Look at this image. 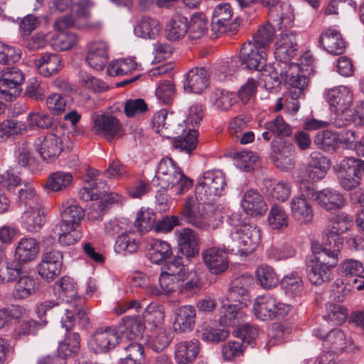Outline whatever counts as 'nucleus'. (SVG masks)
Returning <instances> with one entry per match:
<instances>
[{
  "instance_id": "1",
  "label": "nucleus",
  "mask_w": 364,
  "mask_h": 364,
  "mask_svg": "<svg viewBox=\"0 0 364 364\" xmlns=\"http://www.w3.org/2000/svg\"><path fill=\"white\" fill-rule=\"evenodd\" d=\"M55 285L61 301L46 300L38 306V311L50 318L60 319L61 326L68 331L75 326L76 317L80 320L86 318V311L82 304L76 300L79 296L77 284L73 278L64 276Z\"/></svg>"
},
{
  "instance_id": "2",
  "label": "nucleus",
  "mask_w": 364,
  "mask_h": 364,
  "mask_svg": "<svg viewBox=\"0 0 364 364\" xmlns=\"http://www.w3.org/2000/svg\"><path fill=\"white\" fill-rule=\"evenodd\" d=\"M180 215L186 223L205 231L215 230L223 222L221 210L202 201L196 193L185 199Z\"/></svg>"
},
{
  "instance_id": "3",
  "label": "nucleus",
  "mask_w": 364,
  "mask_h": 364,
  "mask_svg": "<svg viewBox=\"0 0 364 364\" xmlns=\"http://www.w3.org/2000/svg\"><path fill=\"white\" fill-rule=\"evenodd\" d=\"M251 42L245 43L238 56L226 60L221 67L226 68H267L273 67L267 63L265 50H259Z\"/></svg>"
},
{
  "instance_id": "4",
  "label": "nucleus",
  "mask_w": 364,
  "mask_h": 364,
  "mask_svg": "<svg viewBox=\"0 0 364 364\" xmlns=\"http://www.w3.org/2000/svg\"><path fill=\"white\" fill-rule=\"evenodd\" d=\"M260 241V230L255 225L244 223L230 235V245L232 251L240 255L252 252Z\"/></svg>"
},
{
  "instance_id": "5",
  "label": "nucleus",
  "mask_w": 364,
  "mask_h": 364,
  "mask_svg": "<svg viewBox=\"0 0 364 364\" xmlns=\"http://www.w3.org/2000/svg\"><path fill=\"white\" fill-rule=\"evenodd\" d=\"M225 186V176L220 171H208L196 185L195 193L202 201L208 202L220 196Z\"/></svg>"
},
{
  "instance_id": "6",
  "label": "nucleus",
  "mask_w": 364,
  "mask_h": 364,
  "mask_svg": "<svg viewBox=\"0 0 364 364\" xmlns=\"http://www.w3.org/2000/svg\"><path fill=\"white\" fill-rule=\"evenodd\" d=\"M92 132L109 142L119 139L124 135V129L121 122L111 114H94L92 117Z\"/></svg>"
},
{
  "instance_id": "7",
  "label": "nucleus",
  "mask_w": 364,
  "mask_h": 364,
  "mask_svg": "<svg viewBox=\"0 0 364 364\" xmlns=\"http://www.w3.org/2000/svg\"><path fill=\"white\" fill-rule=\"evenodd\" d=\"M314 334L326 342V345L335 353H355L358 348L350 337L339 328H334L326 332V330L318 328L314 330Z\"/></svg>"
},
{
  "instance_id": "8",
  "label": "nucleus",
  "mask_w": 364,
  "mask_h": 364,
  "mask_svg": "<svg viewBox=\"0 0 364 364\" xmlns=\"http://www.w3.org/2000/svg\"><path fill=\"white\" fill-rule=\"evenodd\" d=\"M25 75L20 70H2L0 73V97L12 101L21 93Z\"/></svg>"
},
{
  "instance_id": "9",
  "label": "nucleus",
  "mask_w": 364,
  "mask_h": 364,
  "mask_svg": "<svg viewBox=\"0 0 364 364\" xmlns=\"http://www.w3.org/2000/svg\"><path fill=\"white\" fill-rule=\"evenodd\" d=\"M63 264V252L52 250L43 253L38 265V274L47 282L53 281L59 276Z\"/></svg>"
},
{
  "instance_id": "10",
  "label": "nucleus",
  "mask_w": 364,
  "mask_h": 364,
  "mask_svg": "<svg viewBox=\"0 0 364 364\" xmlns=\"http://www.w3.org/2000/svg\"><path fill=\"white\" fill-rule=\"evenodd\" d=\"M309 184V188L306 189L304 196L317 202L318 205L326 210H338L344 206L346 200L339 191L326 188L320 191H315Z\"/></svg>"
},
{
  "instance_id": "11",
  "label": "nucleus",
  "mask_w": 364,
  "mask_h": 364,
  "mask_svg": "<svg viewBox=\"0 0 364 364\" xmlns=\"http://www.w3.org/2000/svg\"><path fill=\"white\" fill-rule=\"evenodd\" d=\"M297 50L296 33L292 31H282L275 43V59L285 65L294 56Z\"/></svg>"
},
{
  "instance_id": "12",
  "label": "nucleus",
  "mask_w": 364,
  "mask_h": 364,
  "mask_svg": "<svg viewBox=\"0 0 364 364\" xmlns=\"http://www.w3.org/2000/svg\"><path fill=\"white\" fill-rule=\"evenodd\" d=\"M253 310L255 316L262 320L272 319L277 316H284L287 310L284 304L277 303L272 296H263L258 297L254 304Z\"/></svg>"
},
{
  "instance_id": "13",
  "label": "nucleus",
  "mask_w": 364,
  "mask_h": 364,
  "mask_svg": "<svg viewBox=\"0 0 364 364\" xmlns=\"http://www.w3.org/2000/svg\"><path fill=\"white\" fill-rule=\"evenodd\" d=\"M294 14L291 5L287 1H280L268 10V21L277 29L289 31L294 23Z\"/></svg>"
},
{
  "instance_id": "14",
  "label": "nucleus",
  "mask_w": 364,
  "mask_h": 364,
  "mask_svg": "<svg viewBox=\"0 0 364 364\" xmlns=\"http://www.w3.org/2000/svg\"><path fill=\"white\" fill-rule=\"evenodd\" d=\"M252 278L249 276H240L234 279L230 284L226 299L231 303L247 306L250 301L249 289L252 283Z\"/></svg>"
},
{
  "instance_id": "15",
  "label": "nucleus",
  "mask_w": 364,
  "mask_h": 364,
  "mask_svg": "<svg viewBox=\"0 0 364 364\" xmlns=\"http://www.w3.org/2000/svg\"><path fill=\"white\" fill-rule=\"evenodd\" d=\"M63 139L55 134L48 133L43 137L38 138L36 143V149L41 157L47 162H52L57 159L63 151Z\"/></svg>"
},
{
  "instance_id": "16",
  "label": "nucleus",
  "mask_w": 364,
  "mask_h": 364,
  "mask_svg": "<svg viewBox=\"0 0 364 364\" xmlns=\"http://www.w3.org/2000/svg\"><path fill=\"white\" fill-rule=\"evenodd\" d=\"M326 99L331 109L337 114H343L351 106L353 92L346 86H339L326 91Z\"/></svg>"
},
{
  "instance_id": "17",
  "label": "nucleus",
  "mask_w": 364,
  "mask_h": 364,
  "mask_svg": "<svg viewBox=\"0 0 364 364\" xmlns=\"http://www.w3.org/2000/svg\"><path fill=\"white\" fill-rule=\"evenodd\" d=\"M334 168L337 173L338 183L344 190L352 191L360 185L362 176L358 175L348 157L344 158Z\"/></svg>"
},
{
  "instance_id": "18",
  "label": "nucleus",
  "mask_w": 364,
  "mask_h": 364,
  "mask_svg": "<svg viewBox=\"0 0 364 364\" xmlns=\"http://www.w3.org/2000/svg\"><path fill=\"white\" fill-rule=\"evenodd\" d=\"M205 265L212 274H219L228 267V252L220 247H212L202 252Z\"/></svg>"
},
{
  "instance_id": "19",
  "label": "nucleus",
  "mask_w": 364,
  "mask_h": 364,
  "mask_svg": "<svg viewBox=\"0 0 364 364\" xmlns=\"http://www.w3.org/2000/svg\"><path fill=\"white\" fill-rule=\"evenodd\" d=\"M343 245V241L334 239L333 236L325 235L323 237V248H321V251H318L316 247H314V258L321 261V257H323V263L334 267L338 264Z\"/></svg>"
},
{
  "instance_id": "20",
  "label": "nucleus",
  "mask_w": 364,
  "mask_h": 364,
  "mask_svg": "<svg viewBox=\"0 0 364 364\" xmlns=\"http://www.w3.org/2000/svg\"><path fill=\"white\" fill-rule=\"evenodd\" d=\"M308 188H309V184L302 182L300 187L301 194L299 197L294 198L291 201L292 216L301 223H309L314 217L313 209L306 200L309 198L304 195Z\"/></svg>"
},
{
  "instance_id": "21",
  "label": "nucleus",
  "mask_w": 364,
  "mask_h": 364,
  "mask_svg": "<svg viewBox=\"0 0 364 364\" xmlns=\"http://www.w3.org/2000/svg\"><path fill=\"white\" fill-rule=\"evenodd\" d=\"M119 341V336L114 327L98 328L93 335L92 345L96 353H105L114 348Z\"/></svg>"
},
{
  "instance_id": "22",
  "label": "nucleus",
  "mask_w": 364,
  "mask_h": 364,
  "mask_svg": "<svg viewBox=\"0 0 364 364\" xmlns=\"http://www.w3.org/2000/svg\"><path fill=\"white\" fill-rule=\"evenodd\" d=\"M109 61V45L104 41L91 42L87 46L86 62L91 68H104Z\"/></svg>"
},
{
  "instance_id": "23",
  "label": "nucleus",
  "mask_w": 364,
  "mask_h": 364,
  "mask_svg": "<svg viewBox=\"0 0 364 364\" xmlns=\"http://www.w3.org/2000/svg\"><path fill=\"white\" fill-rule=\"evenodd\" d=\"M233 11L228 3L218 4L213 10L211 21V31L213 38L227 32Z\"/></svg>"
},
{
  "instance_id": "24",
  "label": "nucleus",
  "mask_w": 364,
  "mask_h": 364,
  "mask_svg": "<svg viewBox=\"0 0 364 364\" xmlns=\"http://www.w3.org/2000/svg\"><path fill=\"white\" fill-rule=\"evenodd\" d=\"M330 167V160L321 153L314 151L309 156L306 174L311 181H318L326 176Z\"/></svg>"
},
{
  "instance_id": "25",
  "label": "nucleus",
  "mask_w": 364,
  "mask_h": 364,
  "mask_svg": "<svg viewBox=\"0 0 364 364\" xmlns=\"http://www.w3.org/2000/svg\"><path fill=\"white\" fill-rule=\"evenodd\" d=\"M241 206L247 215H262L267 210L263 196L256 190L246 191L241 200Z\"/></svg>"
},
{
  "instance_id": "26",
  "label": "nucleus",
  "mask_w": 364,
  "mask_h": 364,
  "mask_svg": "<svg viewBox=\"0 0 364 364\" xmlns=\"http://www.w3.org/2000/svg\"><path fill=\"white\" fill-rule=\"evenodd\" d=\"M321 261H319L314 258L306 263L308 278L315 285H319L329 281L332 276V269L333 267L323 263V257H321Z\"/></svg>"
},
{
  "instance_id": "27",
  "label": "nucleus",
  "mask_w": 364,
  "mask_h": 364,
  "mask_svg": "<svg viewBox=\"0 0 364 364\" xmlns=\"http://www.w3.org/2000/svg\"><path fill=\"white\" fill-rule=\"evenodd\" d=\"M179 250L187 257H194L199 252V237L193 230L185 228L177 233Z\"/></svg>"
},
{
  "instance_id": "28",
  "label": "nucleus",
  "mask_w": 364,
  "mask_h": 364,
  "mask_svg": "<svg viewBox=\"0 0 364 364\" xmlns=\"http://www.w3.org/2000/svg\"><path fill=\"white\" fill-rule=\"evenodd\" d=\"M173 321V330L176 333L191 331L196 324V311L193 306L186 305L177 309Z\"/></svg>"
},
{
  "instance_id": "29",
  "label": "nucleus",
  "mask_w": 364,
  "mask_h": 364,
  "mask_svg": "<svg viewBox=\"0 0 364 364\" xmlns=\"http://www.w3.org/2000/svg\"><path fill=\"white\" fill-rule=\"evenodd\" d=\"M210 74L208 70H189L186 74L183 87L186 91L200 94L209 85Z\"/></svg>"
},
{
  "instance_id": "30",
  "label": "nucleus",
  "mask_w": 364,
  "mask_h": 364,
  "mask_svg": "<svg viewBox=\"0 0 364 364\" xmlns=\"http://www.w3.org/2000/svg\"><path fill=\"white\" fill-rule=\"evenodd\" d=\"M146 251L148 258L154 264H161L172 255V249L167 242L154 238L147 240Z\"/></svg>"
},
{
  "instance_id": "31",
  "label": "nucleus",
  "mask_w": 364,
  "mask_h": 364,
  "mask_svg": "<svg viewBox=\"0 0 364 364\" xmlns=\"http://www.w3.org/2000/svg\"><path fill=\"white\" fill-rule=\"evenodd\" d=\"M320 45L329 53L338 55L344 52L346 41L341 33L334 28L324 31L319 38Z\"/></svg>"
},
{
  "instance_id": "32",
  "label": "nucleus",
  "mask_w": 364,
  "mask_h": 364,
  "mask_svg": "<svg viewBox=\"0 0 364 364\" xmlns=\"http://www.w3.org/2000/svg\"><path fill=\"white\" fill-rule=\"evenodd\" d=\"M39 252V246L33 237H24L18 242L14 253V259L22 264L34 260Z\"/></svg>"
},
{
  "instance_id": "33",
  "label": "nucleus",
  "mask_w": 364,
  "mask_h": 364,
  "mask_svg": "<svg viewBox=\"0 0 364 364\" xmlns=\"http://www.w3.org/2000/svg\"><path fill=\"white\" fill-rule=\"evenodd\" d=\"M161 31L160 22L149 16L139 18L134 28L135 36L144 39H154L159 35Z\"/></svg>"
},
{
  "instance_id": "34",
  "label": "nucleus",
  "mask_w": 364,
  "mask_h": 364,
  "mask_svg": "<svg viewBox=\"0 0 364 364\" xmlns=\"http://www.w3.org/2000/svg\"><path fill=\"white\" fill-rule=\"evenodd\" d=\"M156 185L163 189L179 186L177 193L181 195L193 186V181L186 176L182 170L178 168L176 170V173H168L157 181Z\"/></svg>"
},
{
  "instance_id": "35",
  "label": "nucleus",
  "mask_w": 364,
  "mask_h": 364,
  "mask_svg": "<svg viewBox=\"0 0 364 364\" xmlns=\"http://www.w3.org/2000/svg\"><path fill=\"white\" fill-rule=\"evenodd\" d=\"M200 351V342L196 340L183 341L178 343L175 348V359L178 364L192 363Z\"/></svg>"
},
{
  "instance_id": "36",
  "label": "nucleus",
  "mask_w": 364,
  "mask_h": 364,
  "mask_svg": "<svg viewBox=\"0 0 364 364\" xmlns=\"http://www.w3.org/2000/svg\"><path fill=\"white\" fill-rule=\"evenodd\" d=\"M45 220V210L41 205L28 208L21 215L22 226L30 232L39 231L43 226Z\"/></svg>"
},
{
  "instance_id": "37",
  "label": "nucleus",
  "mask_w": 364,
  "mask_h": 364,
  "mask_svg": "<svg viewBox=\"0 0 364 364\" xmlns=\"http://www.w3.org/2000/svg\"><path fill=\"white\" fill-rule=\"evenodd\" d=\"M62 220L59 223L79 227L85 215L83 208L74 200H67L62 203Z\"/></svg>"
},
{
  "instance_id": "38",
  "label": "nucleus",
  "mask_w": 364,
  "mask_h": 364,
  "mask_svg": "<svg viewBox=\"0 0 364 364\" xmlns=\"http://www.w3.org/2000/svg\"><path fill=\"white\" fill-rule=\"evenodd\" d=\"M77 226L58 223L52 230V236L58 237V242L61 245L70 246L75 244L81 238V232Z\"/></svg>"
},
{
  "instance_id": "39",
  "label": "nucleus",
  "mask_w": 364,
  "mask_h": 364,
  "mask_svg": "<svg viewBox=\"0 0 364 364\" xmlns=\"http://www.w3.org/2000/svg\"><path fill=\"white\" fill-rule=\"evenodd\" d=\"M203 287V283L195 270H188L183 272L178 277L179 293L186 296L193 295L198 292Z\"/></svg>"
},
{
  "instance_id": "40",
  "label": "nucleus",
  "mask_w": 364,
  "mask_h": 364,
  "mask_svg": "<svg viewBox=\"0 0 364 364\" xmlns=\"http://www.w3.org/2000/svg\"><path fill=\"white\" fill-rule=\"evenodd\" d=\"M239 304L232 303L223 304L219 309L218 323L222 326H237L240 325L242 313L240 309L242 306H238Z\"/></svg>"
},
{
  "instance_id": "41",
  "label": "nucleus",
  "mask_w": 364,
  "mask_h": 364,
  "mask_svg": "<svg viewBox=\"0 0 364 364\" xmlns=\"http://www.w3.org/2000/svg\"><path fill=\"white\" fill-rule=\"evenodd\" d=\"M188 18L182 15L176 14L166 26V35L170 41H178L188 33Z\"/></svg>"
},
{
  "instance_id": "42",
  "label": "nucleus",
  "mask_w": 364,
  "mask_h": 364,
  "mask_svg": "<svg viewBox=\"0 0 364 364\" xmlns=\"http://www.w3.org/2000/svg\"><path fill=\"white\" fill-rule=\"evenodd\" d=\"M38 289L35 279L25 273L16 281L12 295L15 299L22 300L34 294Z\"/></svg>"
},
{
  "instance_id": "43",
  "label": "nucleus",
  "mask_w": 364,
  "mask_h": 364,
  "mask_svg": "<svg viewBox=\"0 0 364 364\" xmlns=\"http://www.w3.org/2000/svg\"><path fill=\"white\" fill-rule=\"evenodd\" d=\"M122 322V339L134 341L141 337L145 326L139 316L124 317Z\"/></svg>"
},
{
  "instance_id": "44",
  "label": "nucleus",
  "mask_w": 364,
  "mask_h": 364,
  "mask_svg": "<svg viewBox=\"0 0 364 364\" xmlns=\"http://www.w3.org/2000/svg\"><path fill=\"white\" fill-rule=\"evenodd\" d=\"M353 218L352 216L341 213L333 217L331 223V228L326 235H332L334 239L343 241L341 235L348 231L353 225Z\"/></svg>"
},
{
  "instance_id": "45",
  "label": "nucleus",
  "mask_w": 364,
  "mask_h": 364,
  "mask_svg": "<svg viewBox=\"0 0 364 364\" xmlns=\"http://www.w3.org/2000/svg\"><path fill=\"white\" fill-rule=\"evenodd\" d=\"M73 176L70 173L65 171H56L48 178L44 187L48 191H63L68 188L73 181Z\"/></svg>"
},
{
  "instance_id": "46",
  "label": "nucleus",
  "mask_w": 364,
  "mask_h": 364,
  "mask_svg": "<svg viewBox=\"0 0 364 364\" xmlns=\"http://www.w3.org/2000/svg\"><path fill=\"white\" fill-rule=\"evenodd\" d=\"M210 102L213 107L220 111H228L236 102L232 92L225 90L215 89L210 95Z\"/></svg>"
},
{
  "instance_id": "47",
  "label": "nucleus",
  "mask_w": 364,
  "mask_h": 364,
  "mask_svg": "<svg viewBox=\"0 0 364 364\" xmlns=\"http://www.w3.org/2000/svg\"><path fill=\"white\" fill-rule=\"evenodd\" d=\"M276 27L270 22L261 26L253 36L252 43L256 48L266 50L269 47L274 36Z\"/></svg>"
},
{
  "instance_id": "48",
  "label": "nucleus",
  "mask_w": 364,
  "mask_h": 364,
  "mask_svg": "<svg viewBox=\"0 0 364 364\" xmlns=\"http://www.w3.org/2000/svg\"><path fill=\"white\" fill-rule=\"evenodd\" d=\"M23 266V264L15 259L7 262L5 267L0 269V282L6 284L16 282L26 273Z\"/></svg>"
},
{
  "instance_id": "49",
  "label": "nucleus",
  "mask_w": 364,
  "mask_h": 364,
  "mask_svg": "<svg viewBox=\"0 0 364 364\" xmlns=\"http://www.w3.org/2000/svg\"><path fill=\"white\" fill-rule=\"evenodd\" d=\"M173 145L176 149L190 154L196 148L198 142V132L196 129H189L185 134L175 136L173 134Z\"/></svg>"
},
{
  "instance_id": "50",
  "label": "nucleus",
  "mask_w": 364,
  "mask_h": 364,
  "mask_svg": "<svg viewBox=\"0 0 364 364\" xmlns=\"http://www.w3.org/2000/svg\"><path fill=\"white\" fill-rule=\"evenodd\" d=\"M171 340V333L168 329L159 328L152 332L149 340V345L154 350L159 352L167 348Z\"/></svg>"
},
{
  "instance_id": "51",
  "label": "nucleus",
  "mask_w": 364,
  "mask_h": 364,
  "mask_svg": "<svg viewBox=\"0 0 364 364\" xmlns=\"http://www.w3.org/2000/svg\"><path fill=\"white\" fill-rule=\"evenodd\" d=\"M78 38L74 33L60 32L50 38L51 46L56 50H67L72 48L77 42Z\"/></svg>"
},
{
  "instance_id": "52",
  "label": "nucleus",
  "mask_w": 364,
  "mask_h": 364,
  "mask_svg": "<svg viewBox=\"0 0 364 364\" xmlns=\"http://www.w3.org/2000/svg\"><path fill=\"white\" fill-rule=\"evenodd\" d=\"M80 348V337L77 333H72L66 336L65 340L60 343L58 353L65 359L68 357L75 356Z\"/></svg>"
},
{
  "instance_id": "53",
  "label": "nucleus",
  "mask_w": 364,
  "mask_h": 364,
  "mask_svg": "<svg viewBox=\"0 0 364 364\" xmlns=\"http://www.w3.org/2000/svg\"><path fill=\"white\" fill-rule=\"evenodd\" d=\"M156 221V215L152 210L141 208L137 213L134 227L140 232H147L152 229L154 230Z\"/></svg>"
},
{
  "instance_id": "54",
  "label": "nucleus",
  "mask_w": 364,
  "mask_h": 364,
  "mask_svg": "<svg viewBox=\"0 0 364 364\" xmlns=\"http://www.w3.org/2000/svg\"><path fill=\"white\" fill-rule=\"evenodd\" d=\"M208 28V21L203 14L192 16L188 26L189 37L198 39L205 36Z\"/></svg>"
},
{
  "instance_id": "55",
  "label": "nucleus",
  "mask_w": 364,
  "mask_h": 364,
  "mask_svg": "<svg viewBox=\"0 0 364 364\" xmlns=\"http://www.w3.org/2000/svg\"><path fill=\"white\" fill-rule=\"evenodd\" d=\"M256 277L260 285L264 289H271L277 285L279 278L273 268L262 264L256 271Z\"/></svg>"
},
{
  "instance_id": "56",
  "label": "nucleus",
  "mask_w": 364,
  "mask_h": 364,
  "mask_svg": "<svg viewBox=\"0 0 364 364\" xmlns=\"http://www.w3.org/2000/svg\"><path fill=\"white\" fill-rule=\"evenodd\" d=\"M18 203L20 206L28 207V208L41 205L39 198L32 185L27 183L23 188L18 191Z\"/></svg>"
},
{
  "instance_id": "57",
  "label": "nucleus",
  "mask_w": 364,
  "mask_h": 364,
  "mask_svg": "<svg viewBox=\"0 0 364 364\" xmlns=\"http://www.w3.org/2000/svg\"><path fill=\"white\" fill-rule=\"evenodd\" d=\"M268 222L272 229H284L288 226L289 217L282 207L274 205L269 213Z\"/></svg>"
},
{
  "instance_id": "58",
  "label": "nucleus",
  "mask_w": 364,
  "mask_h": 364,
  "mask_svg": "<svg viewBox=\"0 0 364 364\" xmlns=\"http://www.w3.org/2000/svg\"><path fill=\"white\" fill-rule=\"evenodd\" d=\"M338 141L337 135L330 131L318 132L314 137V144L325 151H334Z\"/></svg>"
},
{
  "instance_id": "59",
  "label": "nucleus",
  "mask_w": 364,
  "mask_h": 364,
  "mask_svg": "<svg viewBox=\"0 0 364 364\" xmlns=\"http://www.w3.org/2000/svg\"><path fill=\"white\" fill-rule=\"evenodd\" d=\"M339 274L347 278L356 277L360 276L364 272V267L360 261L347 259L339 265Z\"/></svg>"
},
{
  "instance_id": "60",
  "label": "nucleus",
  "mask_w": 364,
  "mask_h": 364,
  "mask_svg": "<svg viewBox=\"0 0 364 364\" xmlns=\"http://www.w3.org/2000/svg\"><path fill=\"white\" fill-rule=\"evenodd\" d=\"M168 112L165 109H160L152 118L153 127L161 136L171 139L173 132L170 130V124L166 122Z\"/></svg>"
},
{
  "instance_id": "61",
  "label": "nucleus",
  "mask_w": 364,
  "mask_h": 364,
  "mask_svg": "<svg viewBox=\"0 0 364 364\" xmlns=\"http://www.w3.org/2000/svg\"><path fill=\"white\" fill-rule=\"evenodd\" d=\"M326 311V317L327 320L335 325L341 324L348 318L347 309L339 304L333 303L327 304Z\"/></svg>"
},
{
  "instance_id": "62",
  "label": "nucleus",
  "mask_w": 364,
  "mask_h": 364,
  "mask_svg": "<svg viewBox=\"0 0 364 364\" xmlns=\"http://www.w3.org/2000/svg\"><path fill=\"white\" fill-rule=\"evenodd\" d=\"M294 148L292 145L283 147L274 159L277 167L288 171L294 166Z\"/></svg>"
},
{
  "instance_id": "63",
  "label": "nucleus",
  "mask_w": 364,
  "mask_h": 364,
  "mask_svg": "<svg viewBox=\"0 0 364 364\" xmlns=\"http://www.w3.org/2000/svg\"><path fill=\"white\" fill-rule=\"evenodd\" d=\"M26 131V125L19 121L10 119L4 121L0 127V140H4V136L21 134Z\"/></svg>"
},
{
  "instance_id": "64",
  "label": "nucleus",
  "mask_w": 364,
  "mask_h": 364,
  "mask_svg": "<svg viewBox=\"0 0 364 364\" xmlns=\"http://www.w3.org/2000/svg\"><path fill=\"white\" fill-rule=\"evenodd\" d=\"M264 127L267 130L272 132V134L277 136H289L291 134V127L280 116L265 123Z\"/></svg>"
}]
</instances>
